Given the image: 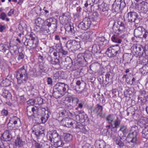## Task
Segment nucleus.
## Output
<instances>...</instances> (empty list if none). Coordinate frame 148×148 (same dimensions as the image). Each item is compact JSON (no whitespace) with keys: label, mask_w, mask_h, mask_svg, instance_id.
Returning a JSON list of instances; mask_svg holds the SVG:
<instances>
[{"label":"nucleus","mask_w":148,"mask_h":148,"mask_svg":"<svg viewBox=\"0 0 148 148\" xmlns=\"http://www.w3.org/2000/svg\"><path fill=\"white\" fill-rule=\"evenodd\" d=\"M84 61L87 62L88 60L92 58V56L91 53L88 52L84 53Z\"/></svg>","instance_id":"nucleus-43"},{"label":"nucleus","mask_w":148,"mask_h":148,"mask_svg":"<svg viewBox=\"0 0 148 148\" xmlns=\"http://www.w3.org/2000/svg\"><path fill=\"white\" fill-rule=\"evenodd\" d=\"M119 131H122L123 134L127 133V130L126 126L124 125H121Z\"/></svg>","instance_id":"nucleus-54"},{"label":"nucleus","mask_w":148,"mask_h":148,"mask_svg":"<svg viewBox=\"0 0 148 148\" xmlns=\"http://www.w3.org/2000/svg\"><path fill=\"white\" fill-rule=\"evenodd\" d=\"M68 86L64 83L58 82L54 86L53 90L65 94L67 92Z\"/></svg>","instance_id":"nucleus-12"},{"label":"nucleus","mask_w":148,"mask_h":148,"mask_svg":"<svg viewBox=\"0 0 148 148\" xmlns=\"http://www.w3.org/2000/svg\"><path fill=\"white\" fill-rule=\"evenodd\" d=\"M38 134H37V135H36V136L37 137H38L41 136H42V134H44V130L41 128L40 130L38 132Z\"/></svg>","instance_id":"nucleus-62"},{"label":"nucleus","mask_w":148,"mask_h":148,"mask_svg":"<svg viewBox=\"0 0 148 148\" xmlns=\"http://www.w3.org/2000/svg\"><path fill=\"white\" fill-rule=\"evenodd\" d=\"M138 124L141 128L148 126V119L146 118L140 119L137 122Z\"/></svg>","instance_id":"nucleus-24"},{"label":"nucleus","mask_w":148,"mask_h":148,"mask_svg":"<svg viewBox=\"0 0 148 148\" xmlns=\"http://www.w3.org/2000/svg\"><path fill=\"white\" fill-rule=\"evenodd\" d=\"M47 82L48 84L49 85L51 86L53 85L52 79L51 77H48Z\"/></svg>","instance_id":"nucleus-64"},{"label":"nucleus","mask_w":148,"mask_h":148,"mask_svg":"<svg viewBox=\"0 0 148 148\" xmlns=\"http://www.w3.org/2000/svg\"><path fill=\"white\" fill-rule=\"evenodd\" d=\"M100 6V7L99 8H100L103 12H104L103 14H104L105 15H107L108 14V7L107 4L103 2L102 4H101Z\"/></svg>","instance_id":"nucleus-26"},{"label":"nucleus","mask_w":148,"mask_h":148,"mask_svg":"<svg viewBox=\"0 0 148 148\" xmlns=\"http://www.w3.org/2000/svg\"><path fill=\"white\" fill-rule=\"evenodd\" d=\"M100 49L99 45H98L95 43L92 46V52L94 54L95 53H100L101 52Z\"/></svg>","instance_id":"nucleus-30"},{"label":"nucleus","mask_w":148,"mask_h":148,"mask_svg":"<svg viewBox=\"0 0 148 148\" xmlns=\"http://www.w3.org/2000/svg\"><path fill=\"white\" fill-rule=\"evenodd\" d=\"M124 36L119 34L114 35L111 37L112 41L115 43H121L123 39Z\"/></svg>","instance_id":"nucleus-17"},{"label":"nucleus","mask_w":148,"mask_h":148,"mask_svg":"<svg viewBox=\"0 0 148 148\" xmlns=\"http://www.w3.org/2000/svg\"><path fill=\"white\" fill-rule=\"evenodd\" d=\"M57 21L56 19L52 17L47 19L41 29V33L44 35L50 34L53 32L57 27Z\"/></svg>","instance_id":"nucleus-1"},{"label":"nucleus","mask_w":148,"mask_h":148,"mask_svg":"<svg viewBox=\"0 0 148 148\" xmlns=\"http://www.w3.org/2000/svg\"><path fill=\"white\" fill-rule=\"evenodd\" d=\"M43 99L40 97H38L35 99V104H40L42 103Z\"/></svg>","instance_id":"nucleus-52"},{"label":"nucleus","mask_w":148,"mask_h":148,"mask_svg":"<svg viewBox=\"0 0 148 148\" xmlns=\"http://www.w3.org/2000/svg\"><path fill=\"white\" fill-rule=\"evenodd\" d=\"M91 21L90 18L86 17L78 25V27L81 30H86L89 29L91 25Z\"/></svg>","instance_id":"nucleus-9"},{"label":"nucleus","mask_w":148,"mask_h":148,"mask_svg":"<svg viewBox=\"0 0 148 148\" xmlns=\"http://www.w3.org/2000/svg\"><path fill=\"white\" fill-rule=\"evenodd\" d=\"M90 32H86L83 33L81 36V38L84 40H87L89 39L90 37Z\"/></svg>","instance_id":"nucleus-41"},{"label":"nucleus","mask_w":148,"mask_h":148,"mask_svg":"<svg viewBox=\"0 0 148 148\" xmlns=\"http://www.w3.org/2000/svg\"><path fill=\"white\" fill-rule=\"evenodd\" d=\"M11 46L10 45L9 47L8 42H5L4 43H1L0 44V51L4 52L7 50H8L10 49Z\"/></svg>","instance_id":"nucleus-27"},{"label":"nucleus","mask_w":148,"mask_h":148,"mask_svg":"<svg viewBox=\"0 0 148 148\" xmlns=\"http://www.w3.org/2000/svg\"><path fill=\"white\" fill-rule=\"evenodd\" d=\"M49 117V113H47V114H44V115H42V116L40 118L41 123H44L47 121Z\"/></svg>","instance_id":"nucleus-40"},{"label":"nucleus","mask_w":148,"mask_h":148,"mask_svg":"<svg viewBox=\"0 0 148 148\" xmlns=\"http://www.w3.org/2000/svg\"><path fill=\"white\" fill-rule=\"evenodd\" d=\"M21 125L20 119L16 116L11 117L8 124V128L10 130H15Z\"/></svg>","instance_id":"nucleus-5"},{"label":"nucleus","mask_w":148,"mask_h":148,"mask_svg":"<svg viewBox=\"0 0 148 148\" xmlns=\"http://www.w3.org/2000/svg\"><path fill=\"white\" fill-rule=\"evenodd\" d=\"M133 50L135 52L136 54H138L139 57H144L145 59L146 54H145L146 47H143L141 45H134L133 47Z\"/></svg>","instance_id":"nucleus-10"},{"label":"nucleus","mask_w":148,"mask_h":148,"mask_svg":"<svg viewBox=\"0 0 148 148\" xmlns=\"http://www.w3.org/2000/svg\"><path fill=\"white\" fill-rule=\"evenodd\" d=\"M137 4L138 9L141 12L145 13L148 11V3L146 2L142 1Z\"/></svg>","instance_id":"nucleus-15"},{"label":"nucleus","mask_w":148,"mask_h":148,"mask_svg":"<svg viewBox=\"0 0 148 148\" xmlns=\"http://www.w3.org/2000/svg\"><path fill=\"white\" fill-rule=\"evenodd\" d=\"M72 136L69 134H66L64 137V140L67 142L71 141L72 139Z\"/></svg>","instance_id":"nucleus-47"},{"label":"nucleus","mask_w":148,"mask_h":148,"mask_svg":"<svg viewBox=\"0 0 148 148\" xmlns=\"http://www.w3.org/2000/svg\"><path fill=\"white\" fill-rule=\"evenodd\" d=\"M142 136L144 138L148 139V126L144 127L141 132Z\"/></svg>","instance_id":"nucleus-34"},{"label":"nucleus","mask_w":148,"mask_h":148,"mask_svg":"<svg viewBox=\"0 0 148 148\" xmlns=\"http://www.w3.org/2000/svg\"><path fill=\"white\" fill-rule=\"evenodd\" d=\"M36 107L32 106H28L27 107V114L31 119L37 117Z\"/></svg>","instance_id":"nucleus-13"},{"label":"nucleus","mask_w":148,"mask_h":148,"mask_svg":"<svg viewBox=\"0 0 148 148\" xmlns=\"http://www.w3.org/2000/svg\"><path fill=\"white\" fill-rule=\"evenodd\" d=\"M43 22V21L40 18H38L36 20L35 23L37 25H41Z\"/></svg>","instance_id":"nucleus-58"},{"label":"nucleus","mask_w":148,"mask_h":148,"mask_svg":"<svg viewBox=\"0 0 148 148\" xmlns=\"http://www.w3.org/2000/svg\"><path fill=\"white\" fill-rule=\"evenodd\" d=\"M60 114L62 115L66 116H69V114H71V113L69 110L63 109L61 110L60 112Z\"/></svg>","instance_id":"nucleus-50"},{"label":"nucleus","mask_w":148,"mask_h":148,"mask_svg":"<svg viewBox=\"0 0 148 148\" xmlns=\"http://www.w3.org/2000/svg\"><path fill=\"white\" fill-rule=\"evenodd\" d=\"M131 130L133 131L129 134L127 138L129 145H131V147H134L136 144L137 136L139 130L138 127L135 125L132 127Z\"/></svg>","instance_id":"nucleus-2"},{"label":"nucleus","mask_w":148,"mask_h":148,"mask_svg":"<svg viewBox=\"0 0 148 148\" xmlns=\"http://www.w3.org/2000/svg\"><path fill=\"white\" fill-rule=\"evenodd\" d=\"M73 46L72 42L70 41H67L66 43V46L68 49H71Z\"/></svg>","instance_id":"nucleus-59"},{"label":"nucleus","mask_w":148,"mask_h":148,"mask_svg":"<svg viewBox=\"0 0 148 148\" xmlns=\"http://www.w3.org/2000/svg\"><path fill=\"white\" fill-rule=\"evenodd\" d=\"M114 2L118 5L121 6V9H123L126 5L124 0H115Z\"/></svg>","instance_id":"nucleus-38"},{"label":"nucleus","mask_w":148,"mask_h":148,"mask_svg":"<svg viewBox=\"0 0 148 148\" xmlns=\"http://www.w3.org/2000/svg\"><path fill=\"white\" fill-rule=\"evenodd\" d=\"M128 19L126 20V22L131 23L134 22L136 23H138L139 22L138 15L137 13L134 12H130L127 13Z\"/></svg>","instance_id":"nucleus-11"},{"label":"nucleus","mask_w":148,"mask_h":148,"mask_svg":"<svg viewBox=\"0 0 148 148\" xmlns=\"http://www.w3.org/2000/svg\"><path fill=\"white\" fill-rule=\"evenodd\" d=\"M95 2V0H86L84 4L85 7L90 8L91 11H94L93 7Z\"/></svg>","instance_id":"nucleus-22"},{"label":"nucleus","mask_w":148,"mask_h":148,"mask_svg":"<svg viewBox=\"0 0 148 148\" xmlns=\"http://www.w3.org/2000/svg\"><path fill=\"white\" fill-rule=\"evenodd\" d=\"M66 100L68 102V103H66V107L69 109H72L74 106L72 103H71V99L69 98H67L66 99Z\"/></svg>","instance_id":"nucleus-48"},{"label":"nucleus","mask_w":148,"mask_h":148,"mask_svg":"<svg viewBox=\"0 0 148 148\" xmlns=\"http://www.w3.org/2000/svg\"><path fill=\"white\" fill-rule=\"evenodd\" d=\"M7 16L6 14L4 12L1 13L0 15V18L4 20L5 19Z\"/></svg>","instance_id":"nucleus-63"},{"label":"nucleus","mask_w":148,"mask_h":148,"mask_svg":"<svg viewBox=\"0 0 148 148\" xmlns=\"http://www.w3.org/2000/svg\"><path fill=\"white\" fill-rule=\"evenodd\" d=\"M99 16L98 13L97 12H95L93 13L91 18L93 21H97L98 20Z\"/></svg>","instance_id":"nucleus-46"},{"label":"nucleus","mask_w":148,"mask_h":148,"mask_svg":"<svg viewBox=\"0 0 148 148\" xmlns=\"http://www.w3.org/2000/svg\"><path fill=\"white\" fill-rule=\"evenodd\" d=\"M79 123V122H77L76 121H73L72 120V123L71 124V126H72L74 128L77 129Z\"/></svg>","instance_id":"nucleus-56"},{"label":"nucleus","mask_w":148,"mask_h":148,"mask_svg":"<svg viewBox=\"0 0 148 148\" xmlns=\"http://www.w3.org/2000/svg\"><path fill=\"white\" fill-rule=\"evenodd\" d=\"M27 72L24 66L18 70L16 77L18 84H21L22 83H25L27 81L28 77Z\"/></svg>","instance_id":"nucleus-3"},{"label":"nucleus","mask_w":148,"mask_h":148,"mask_svg":"<svg viewBox=\"0 0 148 148\" xmlns=\"http://www.w3.org/2000/svg\"><path fill=\"white\" fill-rule=\"evenodd\" d=\"M65 29L70 35H73L75 33V27L72 24L66 25L65 26Z\"/></svg>","instance_id":"nucleus-21"},{"label":"nucleus","mask_w":148,"mask_h":148,"mask_svg":"<svg viewBox=\"0 0 148 148\" xmlns=\"http://www.w3.org/2000/svg\"><path fill=\"white\" fill-rule=\"evenodd\" d=\"M120 48L118 45L112 46L107 50L106 53L108 56L110 58L114 57L120 52Z\"/></svg>","instance_id":"nucleus-8"},{"label":"nucleus","mask_w":148,"mask_h":148,"mask_svg":"<svg viewBox=\"0 0 148 148\" xmlns=\"http://www.w3.org/2000/svg\"><path fill=\"white\" fill-rule=\"evenodd\" d=\"M84 53H79L78 54L77 57V60L79 62L84 61Z\"/></svg>","instance_id":"nucleus-49"},{"label":"nucleus","mask_w":148,"mask_h":148,"mask_svg":"<svg viewBox=\"0 0 148 148\" xmlns=\"http://www.w3.org/2000/svg\"><path fill=\"white\" fill-rule=\"evenodd\" d=\"M1 95L4 97L8 99H11L12 97L11 94L8 90H3Z\"/></svg>","instance_id":"nucleus-33"},{"label":"nucleus","mask_w":148,"mask_h":148,"mask_svg":"<svg viewBox=\"0 0 148 148\" xmlns=\"http://www.w3.org/2000/svg\"><path fill=\"white\" fill-rule=\"evenodd\" d=\"M49 58L51 60V62L52 64L54 65H59L60 62L59 59L56 58L53 60H52L51 57H50Z\"/></svg>","instance_id":"nucleus-51"},{"label":"nucleus","mask_w":148,"mask_h":148,"mask_svg":"<svg viewBox=\"0 0 148 148\" xmlns=\"http://www.w3.org/2000/svg\"><path fill=\"white\" fill-rule=\"evenodd\" d=\"M77 129H79L81 132L84 134H85L86 132V130L84 126L80 123H79Z\"/></svg>","instance_id":"nucleus-42"},{"label":"nucleus","mask_w":148,"mask_h":148,"mask_svg":"<svg viewBox=\"0 0 148 148\" xmlns=\"http://www.w3.org/2000/svg\"><path fill=\"white\" fill-rule=\"evenodd\" d=\"M112 138L116 142V144L120 147H123L125 146L124 143L121 141L120 137L114 136H112Z\"/></svg>","instance_id":"nucleus-28"},{"label":"nucleus","mask_w":148,"mask_h":148,"mask_svg":"<svg viewBox=\"0 0 148 148\" xmlns=\"http://www.w3.org/2000/svg\"><path fill=\"white\" fill-rule=\"evenodd\" d=\"M27 103L28 104L30 105V106H33L35 104V99H31L27 101Z\"/></svg>","instance_id":"nucleus-60"},{"label":"nucleus","mask_w":148,"mask_h":148,"mask_svg":"<svg viewBox=\"0 0 148 148\" xmlns=\"http://www.w3.org/2000/svg\"><path fill=\"white\" fill-rule=\"evenodd\" d=\"M24 57V55L23 53L22 52L19 53L17 60L18 61H22Z\"/></svg>","instance_id":"nucleus-55"},{"label":"nucleus","mask_w":148,"mask_h":148,"mask_svg":"<svg viewBox=\"0 0 148 148\" xmlns=\"http://www.w3.org/2000/svg\"><path fill=\"white\" fill-rule=\"evenodd\" d=\"M145 29L142 27L140 26L134 30V35L136 37H140L142 35Z\"/></svg>","instance_id":"nucleus-19"},{"label":"nucleus","mask_w":148,"mask_h":148,"mask_svg":"<svg viewBox=\"0 0 148 148\" xmlns=\"http://www.w3.org/2000/svg\"><path fill=\"white\" fill-rule=\"evenodd\" d=\"M25 143V142L23 141L21 137L18 136L15 141V144L16 146L21 147L23 146Z\"/></svg>","instance_id":"nucleus-29"},{"label":"nucleus","mask_w":148,"mask_h":148,"mask_svg":"<svg viewBox=\"0 0 148 148\" xmlns=\"http://www.w3.org/2000/svg\"><path fill=\"white\" fill-rule=\"evenodd\" d=\"M72 123V119L68 118H63L61 121V123L63 126L68 127H71Z\"/></svg>","instance_id":"nucleus-20"},{"label":"nucleus","mask_w":148,"mask_h":148,"mask_svg":"<svg viewBox=\"0 0 148 148\" xmlns=\"http://www.w3.org/2000/svg\"><path fill=\"white\" fill-rule=\"evenodd\" d=\"M103 2V1L102 0H95L93 8H95L96 10L98 9L100 7V6L102 4Z\"/></svg>","instance_id":"nucleus-39"},{"label":"nucleus","mask_w":148,"mask_h":148,"mask_svg":"<svg viewBox=\"0 0 148 148\" xmlns=\"http://www.w3.org/2000/svg\"><path fill=\"white\" fill-rule=\"evenodd\" d=\"M33 143L34 144L35 148H43L42 145L38 143L35 140H34Z\"/></svg>","instance_id":"nucleus-57"},{"label":"nucleus","mask_w":148,"mask_h":148,"mask_svg":"<svg viewBox=\"0 0 148 148\" xmlns=\"http://www.w3.org/2000/svg\"><path fill=\"white\" fill-rule=\"evenodd\" d=\"M1 138L2 140L4 141H10L12 138L10 131L9 130L5 131L2 134Z\"/></svg>","instance_id":"nucleus-16"},{"label":"nucleus","mask_w":148,"mask_h":148,"mask_svg":"<svg viewBox=\"0 0 148 148\" xmlns=\"http://www.w3.org/2000/svg\"><path fill=\"white\" fill-rule=\"evenodd\" d=\"M132 57L133 56L131 53H124L123 56V60H125L127 63H128L132 60Z\"/></svg>","instance_id":"nucleus-31"},{"label":"nucleus","mask_w":148,"mask_h":148,"mask_svg":"<svg viewBox=\"0 0 148 148\" xmlns=\"http://www.w3.org/2000/svg\"><path fill=\"white\" fill-rule=\"evenodd\" d=\"M103 107L102 106L98 104L95 107L92 109V113L96 114L98 116L101 117L102 114Z\"/></svg>","instance_id":"nucleus-14"},{"label":"nucleus","mask_w":148,"mask_h":148,"mask_svg":"<svg viewBox=\"0 0 148 148\" xmlns=\"http://www.w3.org/2000/svg\"><path fill=\"white\" fill-rule=\"evenodd\" d=\"M60 138L56 131L55 130L51 134L47 136L48 139L51 143L54 142L56 140H57Z\"/></svg>","instance_id":"nucleus-18"},{"label":"nucleus","mask_w":148,"mask_h":148,"mask_svg":"<svg viewBox=\"0 0 148 148\" xmlns=\"http://www.w3.org/2000/svg\"><path fill=\"white\" fill-rule=\"evenodd\" d=\"M140 71L143 74L148 73V65L145 64L140 69Z\"/></svg>","instance_id":"nucleus-45"},{"label":"nucleus","mask_w":148,"mask_h":148,"mask_svg":"<svg viewBox=\"0 0 148 148\" xmlns=\"http://www.w3.org/2000/svg\"><path fill=\"white\" fill-rule=\"evenodd\" d=\"M54 145L56 147H62L64 144L63 141L61 140L60 137L57 140H55L54 142Z\"/></svg>","instance_id":"nucleus-32"},{"label":"nucleus","mask_w":148,"mask_h":148,"mask_svg":"<svg viewBox=\"0 0 148 148\" xmlns=\"http://www.w3.org/2000/svg\"><path fill=\"white\" fill-rule=\"evenodd\" d=\"M41 127H42L38 125H34L32 128V132L34 133L35 135H37V134H38V132L40 130Z\"/></svg>","instance_id":"nucleus-36"},{"label":"nucleus","mask_w":148,"mask_h":148,"mask_svg":"<svg viewBox=\"0 0 148 148\" xmlns=\"http://www.w3.org/2000/svg\"><path fill=\"white\" fill-rule=\"evenodd\" d=\"M107 41L104 37H101L97 38L95 41V43L100 45H106L107 44Z\"/></svg>","instance_id":"nucleus-23"},{"label":"nucleus","mask_w":148,"mask_h":148,"mask_svg":"<svg viewBox=\"0 0 148 148\" xmlns=\"http://www.w3.org/2000/svg\"><path fill=\"white\" fill-rule=\"evenodd\" d=\"M1 85L3 86H8L11 85V82L9 79H6L2 81Z\"/></svg>","instance_id":"nucleus-44"},{"label":"nucleus","mask_w":148,"mask_h":148,"mask_svg":"<svg viewBox=\"0 0 148 148\" xmlns=\"http://www.w3.org/2000/svg\"><path fill=\"white\" fill-rule=\"evenodd\" d=\"M36 109L37 117L39 115L42 114L44 115V114H47V113H48V111L45 108L40 107H36Z\"/></svg>","instance_id":"nucleus-25"},{"label":"nucleus","mask_w":148,"mask_h":148,"mask_svg":"<svg viewBox=\"0 0 148 148\" xmlns=\"http://www.w3.org/2000/svg\"><path fill=\"white\" fill-rule=\"evenodd\" d=\"M121 8V6L118 5L114 2L112 5V10L113 12H118L120 10Z\"/></svg>","instance_id":"nucleus-37"},{"label":"nucleus","mask_w":148,"mask_h":148,"mask_svg":"<svg viewBox=\"0 0 148 148\" xmlns=\"http://www.w3.org/2000/svg\"><path fill=\"white\" fill-rule=\"evenodd\" d=\"M59 53H61L63 55H66L67 54L68 51L64 50L62 47H61L60 49L59 50Z\"/></svg>","instance_id":"nucleus-61"},{"label":"nucleus","mask_w":148,"mask_h":148,"mask_svg":"<svg viewBox=\"0 0 148 148\" xmlns=\"http://www.w3.org/2000/svg\"><path fill=\"white\" fill-rule=\"evenodd\" d=\"M114 116L113 114H109L106 118V121L108 123L111 124L112 129H115L119 127L121 124V121L117 117L116 119L114 120Z\"/></svg>","instance_id":"nucleus-6"},{"label":"nucleus","mask_w":148,"mask_h":148,"mask_svg":"<svg viewBox=\"0 0 148 148\" xmlns=\"http://www.w3.org/2000/svg\"><path fill=\"white\" fill-rule=\"evenodd\" d=\"M117 23L119 26V28L115 27L114 25L113 27V31L115 33L117 34L124 30L125 28L128 26V24L126 22L124 16L119 17Z\"/></svg>","instance_id":"nucleus-4"},{"label":"nucleus","mask_w":148,"mask_h":148,"mask_svg":"<svg viewBox=\"0 0 148 148\" xmlns=\"http://www.w3.org/2000/svg\"><path fill=\"white\" fill-rule=\"evenodd\" d=\"M38 43V41L36 38L31 37V39H26L24 44L27 48L30 49L36 48Z\"/></svg>","instance_id":"nucleus-7"},{"label":"nucleus","mask_w":148,"mask_h":148,"mask_svg":"<svg viewBox=\"0 0 148 148\" xmlns=\"http://www.w3.org/2000/svg\"><path fill=\"white\" fill-rule=\"evenodd\" d=\"M72 104L74 106L76 105L78 103L79 100L77 97H72Z\"/></svg>","instance_id":"nucleus-53"},{"label":"nucleus","mask_w":148,"mask_h":148,"mask_svg":"<svg viewBox=\"0 0 148 148\" xmlns=\"http://www.w3.org/2000/svg\"><path fill=\"white\" fill-rule=\"evenodd\" d=\"M53 96L56 99L62 97L65 94L62 92L61 93L60 92H58L57 90H53Z\"/></svg>","instance_id":"nucleus-35"}]
</instances>
